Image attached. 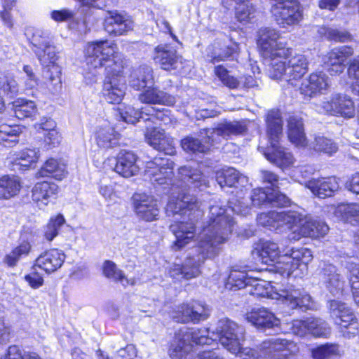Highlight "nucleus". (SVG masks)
<instances>
[{"mask_svg": "<svg viewBox=\"0 0 359 359\" xmlns=\"http://www.w3.org/2000/svg\"><path fill=\"white\" fill-rule=\"evenodd\" d=\"M210 332L228 351L241 359H259L254 350L242 346L245 341L244 328L228 318L220 319L215 326L208 329H180L170 346V356L172 359H185L193 344H210L212 339L206 336Z\"/></svg>", "mask_w": 359, "mask_h": 359, "instance_id": "1", "label": "nucleus"}, {"mask_svg": "<svg viewBox=\"0 0 359 359\" xmlns=\"http://www.w3.org/2000/svg\"><path fill=\"white\" fill-rule=\"evenodd\" d=\"M230 204L229 210L221 201H214L210 206L209 220L198 241L200 247L205 250L206 256H217L220 250L219 245L224 243L232 232L235 222L229 211L243 216L250 212V206L244 198L232 201Z\"/></svg>", "mask_w": 359, "mask_h": 359, "instance_id": "2", "label": "nucleus"}, {"mask_svg": "<svg viewBox=\"0 0 359 359\" xmlns=\"http://www.w3.org/2000/svg\"><path fill=\"white\" fill-rule=\"evenodd\" d=\"M172 192L165 208L168 216L175 217L170 229L175 236L172 245L179 250L194 241L196 236V221L201 215V205L194 195L187 194L184 191Z\"/></svg>", "mask_w": 359, "mask_h": 359, "instance_id": "3", "label": "nucleus"}, {"mask_svg": "<svg viewBox=\"0 0 359 359\" xmlns=\"http://www.w3.org/2000/svg\"><path fill=\"white\" fill-rule=\"evenodd\" d=\"M257 222L271 231L283 233L291 231L288 236L290 241H299L302 237L320 238L329 230L328 226L322 221L304 217L297 211H269L260 213Z\"/></svg>", "mask_w": 359, "mask_h": 359, "instance_id": "4", "label": "nucleus"}, {"mask_svg": "<svg viewBox=\"0 0 359 359\" xmlns=\"http://www.w3.org/2000/svg\"><path fill=\"white\" fill-rule=\"evenodd\" d=\"M252 255L257 257L264 264L276 263V271L282 276L287 277L294 273L295 277L303 275L307 270L308 264L313 259L311 251L303 248L292 249L290 254L285 252L280 255L277 243L265 240H260L255 244Z\"/></svg>", "mask_w": 359, "mask_h": 359, "instance_id": "5", "label": "nucleus"}, {"mask_svg": "<svg viewBox=\"0 0 359 359\" xmlns=\"http://www.w3.org/2000/svg\"><path fill=\"white\" fill-rule=\"evenodd\" d=\"M29 41L41 65L47 69L46 78L50 83L49 90L52 93H57L61 88L62 83L61 67L57 63L58 56L55 47L51 44L48 34L41 29L34 30Z\"/></svg>", "mask_w": 359, "mask_h": 359, "instance_id": "6", "label": "nucleus"}, {"mask_svg": "<svg viewBox=\"0 0 359 359\" xmlns=\"http://www.w3.org/2000/svg\"><path fill=\"white\" fill-rule=\"evenodd\" d=\"M86 55L89 72L86 73L85 79L90 83L97 81L98 69L104 67L105 71H107V69H113L118 62L123 65L116 44L107 40L89 43Z\"/></svg>", "mask_w": 359, "mask_h": 359, "instance_id": "7", "label": "nucleus"}, {"mask_svg": "<svg viewBox=\"0 0 359 359\" xmlns=\"http://www.w3.org/2000/svg\"><path fill=\"white\" fill-rule=\"evenodd\" d=\"M267 135L271 149L264 152L265 157L272 163L283 170L293 166L294 158L286 149L280 147L279 140L282 136L283 120L278 110L269 111L266 117Z\"/></svg>", "mask_w": 359, "mask_h": 359, "instance_id": "8", "label": "nucleus"}, {"mask_svg": "<svg viewBox=\"0 0 359 359\" xmlns=\"http://www.w3.org/2000/svg\"><path fill=\"white\" fill-rule=\"evenodd\" d=\"M308 66L309 61L304 55L293 53L290 48L287 55L279 57L269 65L267 74L272 79L283 81L294 86V82L308 72Z\"/></svg>", "mask_w": 359, "mask_h": 359, "instance_id": "9", "label": "nucleus"}, {"mask_svg": "<svg viewBox=\"0 0 359 359\" xmlns=\"http://www.w3.org/2000/svg\"><path fill=\"white\" fill-rule=\"evenodd\" d=\"M257 45L267 67L278 59L289 54L290 48L285 47L279 31L270 27L261 28L258 32Z\"/></svg>", "mask_w": 359, "mask_h": 359, "instance_id": "10", "label": "nucleus"}, {"mask_svg": "<svg viewBox=\"0 0 359 359\" xmlns=\"http://www.w3.org/2000/svg\"><path fill=\"white\" fill-rule=\"evenodd\" d=\"M316 110L321 114L345 118L354 117L355 107L353 100L342 93H333L330 97L316 104Z\"/></svg>", "mask_w": 359, "mask_h": 359, "instance_id": "11", "label": "nucleus"}, {"mask_svg": "<svg viewBox=\"0 0 359 359\" xmlns=\"http://www.w3.org/2000/svg\"><path fill=\"white\" fill-rule=\"evenodd\" d=\"M271 7L274 20L281 27L298 25L303 19V10L296 0H273Z\"/></svg>", "mask_w": 359, "mask_h": 359, "instance_id": "12", "label": "nucleus"}, {"mask_svg": "<svg viewBox=\"0 0 359 359\" xmlns=\"http://www.w3.org/2000/svg\"><path fill=\"white\" fill-rule=\"evenodd\" d=\"M193 253L187 258L183 266L174 264L170 269V276L175 280L182 278L189 280L198 276L200 273L199 267L205 259L213 258L215 256H206L205 250L200 247V243L192 249Z\"/></svg>", "mask_w": 359, "mask_h": 359, "instance_id": "13", "label": "nucleus"}, {"mask_svg": "<svg viewBox=\"0 0 359 359\" xmlns=\"http://www.w3.org/2000/svg\"><path fill=\"white\" fill-rule=\"evenodd\" d=\"M174 162L167 157L156 156L146 163L144 177L154 184H171Z\"/></svg>", "mask_w": 359, "mask_h": 359, "instance_id": "14", "label": "nucleus"}, {"mask_svg": "<svg viewBox=\"0 0 359 359\" xmlns=\"http://www.w3.org/2000/svg\"><path fill=\"white\" fill-rule=\"evenodd\" d=\"M292 330L295 334L300 337L311 334L316 337H327L330 334V327L327 323L316 318L294 320Z\"/></svg>", "mask_w": 359, "mask_h": 359, "instance_id": "15", "label": "nucleus"}, {"mask_svg": "<svg viewBox=\"0 0 359 359\" xmlns=\"http://www.w3.org/2000/svg\"><path fill=\"white\" fill-rule=\"evenodd\" d=\"M247 129L244 121H225L218 124L215 128H206L205 134L211 138L212 143L218 144L231 136L244 135Z\"/></svg>", "mask_w": 359, "mask_h": 359, "instance_id": "16", "label": "nucleus"}, {"mask_svg": "<svg viewBox=\"0 0 359 359\" xmlns=\"http://www.w3.org/2000/svg\"><path fill=\"white\" fill-rule=\"evenodd\" d=\"M251 204L253 206H262L270 204L273 206L283 207L290 203L286 195L274 189L257 188L252 190L250 196Z\"/></svg>", "mask_w": 359, "mask_h": 359, "instance_id": "17", "label": "nucleus"}, {"mask_svg": "<svg viewBox=\"0 0 359 359\" xmlns=\"http://www.w3.org/2000/svg\"><path fill=\"white\" fill-rule=\"evenodd\" d=\"M320 278L332 296H339L342 294L345 280L335 266L329 263H323L320 267Z\"/></svg>", "mask_w": 359, "mask_h": 359, "instance_id": "18", "label": "nucleus"}, {"mask_svg": "<svg viewBox=\"0 0 359 359\" xmlns=\"http://www.w3.org/2000/svg\"><path fill=\"white\" fill-rule=\"evenodd\" d=\"M154 60L162 69L178 70L182 68V58L177 50L168 44H160L154 49Z\"/></svg>", "mask_w": 359, "mask_h": 359, "instance_id": "19", "label": "nucleus"}, {"mask_svg": "<svg viewBox=\"0 0 359 359\" xmlns=\"http://www.w3.org/2000/svg\"><path fill=\"white\" fill-rule=\"evenodd\" d=\"M134 209L136 215L146 222L158 219L159 208L156 200L147 194H136L133 196Z\"/></svg>", "mask_w": 359, "mask_h": 359, "instance_id": "20", "label": "nucleus"}, {"mask_svg": "<svg viewBox=\"0 0 359 359\" xmlns=\"http://www.w3.org/2000/svg\"><path fill=\"white\" fill-rule=\"evenodd\" d=\"M330 79L323 72L311 74L304 80L299 88L302 95L313 97L318 94H325L330 86Z\"/></svg>", "mask_w": 359, "mask_h": 359, "instance_id": "21", "label": "nucleus"}, {"mask_svg": "<svg viewBox=\"0 0 359 359\" xmlns=\"http://www.w3.org/2000/svg\"><path fill=\"white\" fill-rule=\"evenodd\" d=\"M66 255L62 250L50 249L41 253L34 261V266L50 274L57 271L65 262Z\"/></svg>", "mask_w": 359, "mask_h": 359, "instance_id": "22", "label": "nucleus"}, {"mask_svg": "<svg viewBox=\"0 0 359 359\" xmlns=\"http://www.w3.org/2000/svg\"><path fill=\"white\" fill-rule=\"evenodd\" d=\"M245 319L257 329L264 331L280 325V320L266 308L252 309L245 314Z\"/></svg>", "mask_w": 359, "mask_h": 359, "instance_id": "23", "label": "nucleus"}, {"mask_svg": "<svg viewBox=\"0 0 359 359\" xmlns=\"http://www.w3.org/2000/svg\"><path fill=\"white\" fill-rule=\"evenodd\" d=\"M104 28L110 35L120 36L133 29V22L117 11H108L104 17Z\"/></svg>", "mask_w": 359, "mask_h": 359, "instance_id": "24", "label": "nucleus"}, {"mask_svg": "<svg viewBox=\"0 0 359 359\" xmlns=\"http://www.w3.org/2000/svg\"><path fill=\"white\" fill-rule=\"evenodd\" d=\"M353 53L352 48L341 46L334 48L329 52L323 58L324 63L328 67L331 74L341 73L346 66V62Z\"/></svg>", "mask_w": 359, "mask_h": 359, "instance_id": "25", "label": "nucleus"}, {"mask_svg": "<svg viewBox=\"0 0 359 359\" xmlns=\"http://www.w3.org/2000/svg\"><path fill=\"white\" fill-rule=\"evenodd\" d=\"M138 100L142 103L150 104H161L167 107L173 106L176 102V97L161 90L154 84L148 86L143 89L138 95Z\"/></svg>", "mask_w": 359, "mask_h": 359, "instance_id": "26", "label": "nucleus"}, {"mask_svg": "<svg viewBox=\"0 0 359 359\" xmlns=\"http://www.w3.org/2000/svg\"><path fill=\"white\" fill-rule=\"evenodd\" d=\"M58 186L53 182L43 181L36 183L32 189V201L40 208L46 207L56 198Z\"/></svg>", "mask_w": 359, "mask_h": 359, "instance_id": "27", "label": "nucleus"}, {"mask_svg": "<svg viewBox=\"0 0 359 359\" xmlns=\"http://www.w3.org/2000/svg\"><path fill=\"white\" fill-rule=\"evenodd\" d=\"M281 295V302L291 309L300 307L311 309L313 307L311 297L304 290L294 289L292 286H289L283 289Z\"/></svg>", "mask_w": 359, "mask_h": 359, "instance_id": "28", "label": "nucleus"}, {"mask_svg": "<svg viewBox=\"0 0 359 359\" xmlns=\"http://www.w3.org/2000/svg\"><path fill=\"white\" fill-rule=\"evenodd\" d=\"M178 312L182 314L181 320L184 323H198L210 316V311L206 305L196 301L182 304L178 307Z\"/></svg>", "mask_w": 359, "mask_h": 359, "instance_id": "29", "label": "nucleus"}, {"mask_svg": "<svg viewBox=\"0 0 359 359\" xmlns=\"http://www.w3.org/2000/svg\"><path fill=\"white\" fill-rule=\"evenodd\" d=\"M137 160V157L133 152L122 150L118 154L114 171L126 178L134 176L140 170Z\"/></svg>", "mask_w": 359, "mask_h": 359, "instance_id": "30", "label": "nucleus"}, {"mask_svg": "<svg viewBox=\"0 0 359 359\" xmlns=\"http://www.w3.org/2000/svg\"><path fill=\"white\" fill-rule=\"evenodd\" d=\"M306 186L313 194L321 198L332 196L339 187L338 180L334 177L313 179Z\"/></svg>", "mask_w": 359, "mask_h": 359, "instance_id": "31", "label": "nucleus"}, {"mask_svg": "<svg viewBox=\"0 0 359 359\" xmlns=\"http://www.w3.org/2000/svg\"><path fill=\"white\" fill-rule=\"evenodd\" d=\"M180 180L185 186L193 189L206 187L208 180L197 167L182 166L179 169Z\"/></svg>", "mask_w": 359, "mask_h": 359, "instance_id": "32", "label": "nucleus"}, {"mask_svg": "<svg viewBox=\"0 0 359 359\" xmlns=\"http://www.w3.org/2000/svg\"><path fill=\"white\" fill-rule=\"evenodd\" d=\"M123 68V65L118 62L115 64L113 69L109 68L105 71L102 91L118 90V88L126 90Z\"/></svg>", "mask_w": 359, "mask_h": 359, "instance_id": "33", "label": "nucleus"}, {"mask_svg": "<svg viewBox=\"0 0 359 359\" xmlns=\"http://www.w3.org/2000/svg\"><path fill=\"white\" fill-rule=\"evenodd\" d=\"M154 83L153 69L147 65L140 66L133 69L129 80L130 87L136 90L144 89Z\"/></svg>", "mask_w": 359, "mask_h": 359, "instance_id": "34", "label": "nucleus"}, {"mask_svg": "<svg viewBox=\"0 0 359 359\" xmlns=\"http://www.w3.org/2000/svg\"><path fill=\"white\" fill-rule=\"evenodd\" d=\"M216 180L221 187H235L237 184L244 187L248 183V178L242 175L233 168H224L217 172Z\"/></svg>", "mask_w": 359, "mask_h": 359, "instance_id": "35", "label": "nucleus"}, {"mask_svg": "<svg viewBox=\"0 0 359 359\" xmlns=\"http://www.w3.org/2000/svg\"><path fill=\"white\" fill-rule=\"evenodd\" d=\"M261 347L266 353L282 351L283 352L282 355L284 356L294 354L297 351V345L293 341L279 337L271 338L263 341Z\"/></svg>", "mask_w": 359, "mask_h": 359, "instance_id": "36", "label": "nucleus"}, {"mask_svg": "<svg viewBox=\"0 0 359 359\" xmlns=\"http://www.w3.org/2000/svg\"><path fill=\"white\" fill-rule=\"evenodd\" d=\"M205 130L204 129L201 132V135L204 134L205 137L202 139H198L192 136H188L181 141V146L182 149L187 152L190 153H205L207 152L212 145L215 144L212 143L211 138L205 134Z\"/></svg>", "mask_w": 359, "mask_h": 359, "instance_id": "37", "label": "nucleus"}, {"mask_svg": "<svg viewBox=\"0 0 359 359\" xmlns=\"http://www.w3.org/2000/svg\"><path fill=\"white\" fill-rule=\"evenodd\" d=\"M255 282H252L248 292L252 295L261 297H268L273 299L282 300V292L283 289H276L273 290V287L269 283L265 282L259 279V277L255 276Z\"/></svg>", "mask_w": 359, "mask_h": 359, "instance_id": "38", "label": "nucleus"}, {"mask_svg": "<svg viewBox=\"0 0 359 359\" xmlns=\"http://www.w3.org/2000/svg\"><path fill=\"white\" fill-rule=\"evenodd\" d=\"M252 271H245L233 269L231 271L226 287L231 290H238L242 288L250 287L252 282H255Z\"/></svg>", "mask_w": 359, "mask_h": 359, "instance_id": "39", "label": "nucleus"}, {"mask_svg": "<svg viewBox=\"0 0 359 359\" xmlns=\"http://www.w3.org/2000/svg\"><path fill=\"white\" fill-rule=\"evenodd\" d=\"M330 316L335 323L341 325L354 320V313L352 310L344 302L338 300H331L329 302Z\"/></svg>", "mask_w": 359, "mask_h": 359, "instance_id": "40", "label": "nucleus"}, {"mask_svg": "<svg viewBox=\"0 0 359 359\" xmlns=\"http://www.w3.org/2000/svg\"><path fill=\"white\" fill-rule=\"evenodd\" d=\"M288 138L296 147H304L307 145L303 122L301 118L295 116L290 117L288 120Z\"/></svg>", "mask_w": 359, "mask_h": 359, "instance_id": "41", "label": "nucleus"}, {"mask_svg": "<svg viewBox=\"0 0 359 359\" xmlns=\"http://www.w3.org/2000/svg\"><path fill=\"white\" fill-rule=\"evenodd\" d=\"M32 251V245L26 236L22 235L20 242L4 259V262L9 266L17 265L19 260L27 257Z\"/></svg>", "mask_w": 359, "mask_h": 359, "instance_id": "42", "label": "nucleus"}, {"mask_svg": "<svg viewBox=\"0 0 359 359\" xmlns=\"http://www.w3.org/2000/svg\"><path fill=\"white\" fill-rule=\"evenodd\" d=\"M21 182L18 177L4 175L0 177V200H8L20 191Z\"/></svg>", "mask_w": 359, "mask_h": 359, "instance_id": "43", "label": "nucleus"}, {"mask_svg": "<svg viewBox=\"0 0 359 359\" xmlns=\"http://www.w3.org/2000/svg\"><path fill=\"white\" fill-rule=\"evenodd\" d=\"M67 174L66 165L55 158H50L46 161L43 166L37 172L38 177H52L61 180Z\"/></svg>", "mask_w": 359, "mask_h": 359, "instance_id": "44", "label": "nucleus"}, {"mask_svg": "<svg viewBox=\"0 0 359 359\" xmlns=\"http://www.w3.org/2000/svg\"><path fill=\"white\" fill-rule=\"evenodd\" d=\"M95 140L97 146L104 149L113 147L118 144L117 134L109 123L97 129Z\"/></svg>", "mask_w": 359, "mask_h": 359, "instance_id": "45", "label": "nucleus"}, {"mask_svg": "<svg viewBox=\"0 0 359 359\" xmlns=\"http://www.w3.org/2000/svg\"><path fill=\"white\" fill-rule=\"evenodd\" d=\"M19 85L12 74H0V95L12 99L18 95Z\"/></svg>", "mask_w": 359, "mask_h": 359, "instance_id": "46", "label": "nucleus"}, {"mask_svg": "<svg viewBox=\"0 0 359 359\" xmlns=\"http://www.w3.org/2000/svg\"><path fill=\"white\" fill-rule=\"evenodd\" d=\"M221 50L222 45L218 42L210 46L207 49L208 60L212 63H216L233 57L237 52L238 45L233 44L231 47H227L225 53H222Z\"/></svg>", "mask_w": 359, "mask_h": 359, "instance_id": "47", "label": "nucleus"}, {"mask_svg": "<svg viewBox=\"0 0 359 359\" xmlns=\"http://www.w3.org/2000/svg\"><path fill=\"white\" fill-rule=\"evenodd\" d=\"M103 273L108 278L119 282L125 287L134 284V280L128 279L123 271L118 269L116 264L111 261L107 260L104 262Z\"/></svg>", "mask_w": 359, "mask_h": 359, "instance_id": "48", "label": "nucleus"}, {"mask_svg": "<svg viewBox=\"0 0 359 359\" xmlns=\"http://www.w3.org/2000/svg\"><path fill=\"white\" fill-rule=\"evenodd\" d=\"M22 133V129L18 125H8L2 123L0 125V142H8L6 146L11 147L18 140V135Z\"/></svg>", "mask_w": 359, "mask_h": 359, "instance_id": "49", "label": "nucleus"}, {"mask_svg": "<svg viewBox=\"0 0 359 359\" xmlns=\"http://www.w3.org/2000/svg\"><path fill=\"white\" fill-rule=\"evenodd\" d=\"M146 111H147L146 116H148V118H145L146 121L154 122V120H157L165 126L170 125L175 121V118L171 116L170 111L167 109H158L151 107L147 108Z\"/></svg>", "mask_w": 359, "mask_h": 359, "instance_id": "50", "label": "nucleus"}, {"mask_svg": "<svg viewBox=\"0 0 359 359\" xmlns=\"http://www.w3.org/2000/svg\"><path fill=\"white\" fill-rule=\"evenodd\" d=\"M15 116L18 119L34 116L37 111L36 106L33 101L26 100H18L13 103Z\"/></svg>", "mask_w": 359, "mask_h": 359, "instance_id": "51", "label": "nucleus"}, {"mask_svg": "<svg viewBox=\"0 0 359 359\" xmlns=\"http://www.w3.org/2000/svg\"><path fill=\"white\" fill-rule=\"evenodd\" d=\"M309 148L328 155H332L338 149L337 144L332 140L320 135L315 137L314 140L309 144Z\"/></svg>", "mask_w": 359, "mask_h": 359, "instance_id": "52", "label": "nucleus"}, {"mask_svg": "<svg viewBox=\"0 0 359 359\" xmlns=\"http://www.w3.org/2000/svg\"><path fill=\"white\" fill-rule=\"evenodd\" d=\"M39 150L36 149H24L11 162L13 163V165L29 167L38 161L39 158Z\"/></svg>", "mask_w": 359, "mask_h": 359, "instance_id": "53", "label": "nucleus"}, {"mask_svg": "<svg viewBox=\"0 0 359 359\" xmlns=\"http://www.w3.org/2000/svg\"><path fill=\"white\" fill-rule=\"evenodd\" d=\"M65 222V218L61 215L50 218L47 225L44 227L45 238L48 241H52L57 236L59 230Z\"/></svg>", "mask_w": 359, "mask_h": 359, "instance_id": "54", "label": "nucleus"}, {"mask_svg": "<svg viewBox=\"0 0 359 359\" xmlns=\"http://www.w3.org/2000/svg\"><path fill=\"white\" fill-rule=\"evenodd\" d=\"M147 108L142 111L136 110L131 106H125L119 109L120 118L125 122L134 124L137 122L140 118H143V114L146 115Z\"/></svg>", "mask_w": 359, "mask_h": 359, "instance_id": "55", "label": "nucleus"}, {"mask_svg": "<svg viewBox=\"0 0 359 359\" xmlns=\"http://www.w3.org/2000/svg\"><path fill=\"white\" fill-rule=\"evenodd\" d=\"M339 352V348L337 344H326L311 351L312 358L313 359H328L330 357L337 355Z\"/></svg>", "mask_w": 359, "mask_h": 359, "instance_id": "56", "label": "nucleus"}, {"mask_svg": "<svg viewBox=\"0 0 359 359\" xmlns=\"http://www.w3.org/2000/svg\"><path fill=\"white\" fill-rule=\"evenodd\" d=\"M166 135L163 130L158 128H147L144 134L147 142L155 149L159 147V144Z\"/></svg>", "mask_w": 359, "mask_h": 359, "instance_id": "57", "label": "nucleus"}, {"mask_svg": "<svg viewBox=\"0 0 359 359\" xmlns=\"http://www.w3.org/2000/svg\"><path fill=\"white\" fill-rule=\"evenodd\" d=\"M43 135V144L46 149L57 147L62 140V137L57 129L46 133Z\"/></svg>", "mask_w": 359, "mask_h": 359, "instance_id": "58", "label": "nucleus"}, {"mask_svg": "<svg viewBox=\"0 0 359 359\" xmlns=\"http://www.w3.org/2000/svg\"><path fill=\"white\" fill-rule=\"evenodd\" d=\"M36 268L33 265L29 273L25 276V280L29 285L33 289H37L43 285V278L39 273L36 271Z\"/></svg>", "mask_w": 359, "mask_h": 359, "instance_id": "59", "label": "nucleus"}, {"mask_svg": "<svg viewBox=\"0 0 359 359\" xmlns=\"http://www.w3.org/2000/svg\"><path fill=\"white\" fill-rule=\"evenodd\" d=\"M339 325L341 327L343 336L346 338L350 339L355 337L359 331V324L355 316H354L353 320L347 322L346 323H342Z\"/></svg>", "mask_w": 359, "mask_h": 359, "instance_id": "60", "label": "nucleus"}, {"mask_svg": "<svg viewBox=\"0 0 359 359\" xmlns=\"http://www.w3.org/2000/svg\"><path fill=\"white\" fill-rule=\"evenodd\" d=\"M350 77L355 80L353 86V91L359 95V57L355 58L351 63L348 68Z\"/></svg>", "mask_w": 359, "mask_h": 359, "instance_id": "61", "label": "nucleus"}, {"mask_svg": "<svg viewBox=\"0 0 359 359\" xmlns=\"http://www.w3.org/2000/svg\"><path fill=\"white\" fill-rule=\"evenodd\" d=\"M126 90L118 88V90L102 91V94L106 101L109 103L118 104L125 96Z\"/></svg>", "mask_w": 359, "mask_h": 359, "instance_id": "62", "label": "nucleus"}, {"mask_svg": "<svg viewBox=\"0 0 359 359\" xmlns=\"http://www.w3.org/2000/svg\"><path fill=\"white\" fill-rule=\"evenodd\" d=\"M136 356V350L133 345L128 344L120 348L114 355L112 359H133Z\"/></svg>", "mask_w": 359, "mask_h": 359, "instance_id": "63", "label": "nucleus"}, {"mask_svg": "<svg viewBox=\"0 0 359 359\" xmlns=\"http://www.w3.org/2000/svg\"><path fill=\"white\" fill-rule=\"evenodd\" d=\"M345 216L350 222L359 224V204H351L342 208Z\"/></svg>", "mask_w": 359, "mask_h": 359, "instance_id": "64", "label": "nucleus"}]
</instances>
